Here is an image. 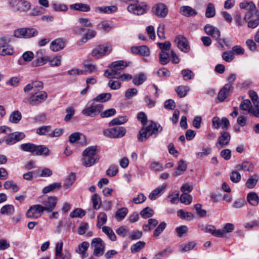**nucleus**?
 I'll use <instances>...</instances> for the list:
<instances>
[{"instance_id":"1","label":"nucleus","mask_w":259,"mask_h":259,"mask_svg":"<svg viewBox=\"0 0 259 259\" xmlns=\"http://www.w3.org/2000/svg\"><path fill=\"white\" fill-rule=\"evenodd\" d=\"M127 64L122 60L113 62L110 67L111 70H106L104 76L108 78H116L117 76L120 75L121 71L127 67Z\"/></svg>"},{"instance_id":"2","label":"nucleus","mask_w":259,"mask_h":259,"mask_svg":"<svg viewBox=\"0 0 259 259\" xmlns=\"http://www.w3.org/2000/svg\"><path fill=\"white\" fill-rule=\"evenodd\" d=\"M48 97L47 94L44 91H36L33 93L29 98H26L24 102H28L31 106H38L40 103L45 101Z\"/></svg>"},{"instance_id":"3","label":"nucleus","mask_w":259,"mask_h":259,"mask_svg":"<svg viewBox=\"0 0 259 259\" xmlns=\"http://www.w3.org/2000/svg\"><path fill=\"white\" fill-rule=\"evenodd\" d=\"M38 202L41 203L45 211L51 212L54 209L57 203V198L54 196L48 197L44 195L38 198Z\"/></svg>"},{"instance_id":"4","label":"nucleus","mask_w":259,"mask_h":259,"mask_svg":"<svg viewBox=\"0 0 259 259\" xmlns=\"http://www.w3.org/2000/svg\"><path fill=\"white\" fill-rule=\"evenodd\" d=\"M9 5L15 11L20 12H26L28 11L31 5L26 0H10Z\"/></svg>"},{"instance_id":"5","label":"nucleus","mask_w":259,"mask_h":259,"mask_svg":"<svg viewBox=\"0 0 259 259\" xmlns=\"http://www.w3.org/2000/svg\"><path fill=\"white\" fill-rule=\"evenodd\" d=\"M103 109V105L101 103L93 102L88 107L83 109L81 111L82 114L90 117H95L101 113Z\"/></svg>"},{"instance_id":"6","label":"nucleus","mask_w":259,"mask_h":259,"mask_svg":"<svg viewBox=\"0 0 259 259\" xmlns=\"http://www.w3.org/2000/svg\"><path fill=\"white\" fill-rule=\"evenodd\" d=\"M126 130L123 127L117 126L103 131L104 136L110 138H119L124 136Z\"/></svg>"},{"instance_id":"7","label":"nucleus","mask_w":259,"mask_h":259,"mask_svg":"<svg viewBox=\"0 0 259 259\" xmlns=\"http://www.w3.org/2000/svg\"><path fill=\"white\" fill-rule=\"evenodd\" d=\"M147 5L144 3H134L127 7L128 12L136 15H141L146 13Z\"/></svg>"},{"instance_id":"8","label":"nucleus","mask_w":259,"mask_h":259,"mask_svg":"<svg viewBox=\"0 0 259 259\" xmlns=\"http://www.w3.org/2000/svg\"><path fill=\"white\" fill-rule=\"evenodd\" d=\"M111 51L110 46L99 45L93 50L92 55L96 59H99L108 54Z\"/></svg>"},{"instance_id":"9","label":"nucleus","mask_w":259,"mask_h":259,"mask_svg":"<svg viewBox=\"0 0 259 259\" xmlns=\"http://www.w3.org/2000/svg\"><path fill=\"white\" fill-rule=\"evenodd\" d=\"M42 205L36 204L31 206L26 212V216L30 219H37L39 218L44 211Z\"/></svg>"},{"instance_id":"10","label":"nucleus","mask_w":259,"mask_h":259,"mask_svg":"<svg viewBox=\"0 0 259 259\" xmlns=\"http://www.w3.org/2000/svg\"><path fill=\"white\" fill-rule=\"evenodd\" d=\"M153 12L154 14L159 18H165L168 13V7L163 3H158L153 7Z\"/></svg>"},{"instance_id":"11","label":"nucleus","mask_w":259,"mask_h":259,"mask_svg":"<svg viewBox=\"0 0 259 259\" xmlns=\"http://www.w3.org/2000/svg\"><path fill=\"white\" fill-rule=\"evenodd\" d=\"M92 246L94 247V254L97 256H101L104 252L105 244L100 238H96L93 239Z\"/></svg>"},{"instance_id":"12","label":"nucleus","mask_w":259,"mask_h":259,"mask_svg":"<svg viewBox=\"0 0 259 259\" xmlns=\"http://www.w3.org/2000/svg\"><path fill=\"white\" fill-rule=\"evenodd\" d=\"M63 242H57L55 248L56 259H70V253L66 251L62 252Z\"/></svg>"},{"instance_id":"13","label":"nucleus","mask_w":259,"mask_h":259,"mask_svg":"<svg viewBox=\"0 0 259 259\" xmlns=\"http://www.w3.org/2000/svg\"><path fill=\"white\" fill-rule=\"evenodd\" d=\"M178 48L183 52L187 53L190 51V46L186 37L182 35H178L175 39Z\"/></svg>"},{"instance_id":"14","label":"nucleus","mask_w":259,"mask_h":259,"mask_svg":"<svg viewBox=\"0 0 259 259\" xmlns=\"http://www.w3.org/2000/svg\"><path fill=\"white\" fill-rule=\"evenodd\" d=\"M233 87L232 84L226 83L220 91L218 95V99L220 101H223L232 92Z\"/></svg>"},{"instance_id":"15","label":"nucleus","mask_w":259,"mask_h":259,"mask_svg":"<svg viewBox=\"0 0 259 259\" xmlns=\"http://www.w3.org/2000/svg\"><path fill=\"white\" fill-rule=\"evenodd\" d=\"M78 22L80 27L74 29V31L75 33L80 34L87 30H89V28L92 26V24L88 19L81 18L79 19Z\"/></svg>"},{"instance_id":"16","label":"nucleus","mask_w":259,"mask_h":259,"mask_svg":"<svg viewBox=\"0 0 259 259\" xmlns=\"http://www.w3.org/2000/svg\"><path fill=\"white\" fill-rule=\"evenodd\" d=\"M147 132L149 134L148 136L154 137L157 136L159 133L161 132L163 128L159 124L155 123L153 121H150L149 124L146 127Z\"/></svg>"},{"instance_id":"17","label":"nucleus","mask_w":259,"mask_h":259,"mask_svg":"<svg viewBox=\"0 0 259 259\" xmlns=\"http://www.w3.org/2000/svg\"><path fill=\"white\" fill-rule=\"evenodd\" d=\"M239 6L241 9H245L249 12L244 16L245 20H249L250 18L249 12L256 10L255 5L252 2H243L240 4Z\"/></svg>"},{"instance_id":"18","label":"nucleus","mask_w":259,"mask_h":259,"mask_svg":"<svg viewBox=\"0 0 259 259\" xmlns=\"http://www.w3.org/2000/svg\"><path fill=\"white\" fill-rule=\"evenodd\" d=\"M231 139V136L228 132H224L221 133V135L218 138L216 146L219 148H222L224 146L227 145Z\"/></svg>"},{"instance_id":"19","label":"nucleus","mask_w":259,"mask_h":259,"mask_svg":"<svg viewBox=\"0 0 259 259\" xmlns=\"http://www.w3.org/2000/svg\"><path fill=\"white\" fill-rule=\"evenodd\" d=\"M204 30L208 35H210L215 39H218L221 36V32L219 29L212 25L209 24L205 25Z\"/></svg>"},{"instance_id":"20","label":"nucleus","mask_w":259,"mask_h":259,"mask_svg":"<svg viewBox=\"0 0 259 259\" xmlns=\"http://www.w3.org/2000/svg\"><path fill=\"white\" fill-rule=\"evenodd\" d=\"M42 55L43 50H40L36 52V56L37 58L33 61V66H42L49 61L48 57H43Z\"/></svg>"},{"instance_id":"21","label":"nucleus","mask_w":259,"mask_h":259,"mask_svg":"<svg viewBox=\"0 0 259 259\" xmlns=\"http://www.w3.org/2000/svg\"><path fill=\"white\" fill-rule=\"evenodd\" d=\"M131 52L133 54H139L143 56H148L150 54L149 49L146 46L133 47L131 48Z\"/></svg>"},{"instance_id":"22","label":"nucleus","mask_w":259,"mask_h":259,"mask_svg":"<svg viewBox=\"0 0 259 259\" xmlns=\"http://www.w3.org/2000/svg\"><path fill=\"white\" fill-rule=\"evenodd\" d=\"M69 141L71 143H74L79 141V143L82 145L86 144L85 136L78 132L73 133L71 134L69 137Z\"/></svg>"},{"instance_id":"23","label":"nucleus","mask_w":259,"mask_h":259,"mask_svg":"<svg viewBox=\"0 0 259 259\" xmlns=\"http://www.w3.org/2000/svg\"><path fill=\"white\" fill-rule=\"evenodd\" d=\"M180 13L182 15L187 17H193L197 15V12L195 10L188 6L181 7Z\"/></svg>"},{"instance_id":"24","label":"nucleus","mask_w":259,"mask_h":259,"mask_svg":"<svg viewBox=\"0 0 259 259\" xmlns=\"http://www.w3.org/2000/svg\"><path fill=\"white\" fill-rule=\"evenodd\" d=\"M166 187V185H162L153 190L149 195L150 199L154 200L160 196L164 192Z\"/></svg>"},{"instance_id":"25","label":"nucleus","mask_w":259,"mask_h":259,"mask_svg":"<svg viewBox=\"0 0 259 259\" xmlns=\"http://www.w3.org/2000/svg\"><path fill=\"white\" fill-rule=\"evenodd\" d=\"M65 47V42L62 39H57L53 41L50 45V49L54 52L62 50Z\"/></svg>"},{"instance_id":"26","label":"nucleus","mask_w":259,"mask_h":259,"mask_svg":"<svg viewBox=\"0 0 259 259\" xmlns=\"http://www.w3.org/2000/svg\"><path fill=\"white\" fill-rule=\"evenodd\" d=\"M187 164L185 161L181 159L178 162V166L176 170L175 171L174 176L175 177H178L182 175L187 169Z\"/></svg>"},{"instance_id":"27","label":"nucleus","mask_w":259,"mask_h":259,"mask_svg":"<svg viewBox=\"0 0 259 259\" xmlns=\"http://www.w3.org/2000/svg\"><path fill=\"white\" fill-rule=\"evenodd\" d=\"M98 147L97 146H90L87 148L82 152V156H89L90 157H95L98 159V156L97 154Z\"/></svg>"},{"instance_id":"28","label":"nucleus","mask_w":259,"mask_h":259,"mask_svg":"<svg viewBox=\"0 0 259 259\" xmlns=\"http://www.w3.org/2000/svg\"><path fill=\"white\" fill-rule=\"evenodd\" d=\"M71 9L81 12H88L90 10V7L89 5L82 3H76L70 6Z\"/></svg>"},{"instance_id":"29","label":"nucleus","mask_w":259,"mask_h":259,"mask_svg":"<svg viewBox=\"0 0 259 259\" xmlns=\"http://www.w3.org/2000/svg\"><path fill=\"white\" fill-rule=\"evenodd\" d=\"M253 168V164L251 163L246 161H244L241 164H239L235 166V168L237 170H243L244 171H249Z\"/></svg>"},{"instance_id":"30","label":"nucleus","mask_w":259,"mask_h":259,"mask_svg":"<svg viewBox=\"0 0 259 259\" xmlns=\"http://www.w3.org/2000/svg\"><path fill=\"white\" fill-rule=\"evenodd\" d=\"M247 199L249 203L253 206H256L259 203V197L255 192L248 193Z\"/></svg>"},{"instance_id":"31","label":"nucleus","mask_w":259,"mask_h":259,"mask_svg":"<svg viewBox=\"0 0 259 259\" xmlns=\"http://www.w3.org/2000/svg\"><path fill=\"white\" fill-rule=\"evenodd\" d=\"M34 150V153L36 155H48L49 153V149L44 145H36Z\"/></svg>"},{"instance_id":"32","label":"nucleus","mask_w":259,"mask_h":259,"mask_svg":"<svg viewBox=\"0 0 259 259\" xmlns=\"http://www.w3.org/2000/svg\"><path fill=\"white\" fill-rule=\"evenodd\" d=\"M14 53V50L9 45H3L0 47V55L2 56L12 55Z\"/></svg>"},{"instance_id":"33","label":"nucleus","mask_w":259,"mask_h":259,"mask_svg":"<svg viewBox=\"0 0 259 259\" xmlns=\"http://www.w3.org/2000/svg\"><path fill=\"white\" fill-rule=\"evenodd\" d=\"M82 160L84 166L86 167H90L94 165L96 161L98 160V159L96 158L95 157L83 156Z\"/></svg>"},{"instance_id":"34","label":"nucleus","mask_w":259,"mask_h":259,"mask_svg":"<svg viewBox=\"0 0 259 259\" xmlns=\"http://www.w3.org/2000/svg\"><path fill=\"white\" fill-rule=\"evenodd\" d=\"M215 15V9L214 5L209 3L207 4L206 11H205V16L208 18H210L213 17Z\"/></svg>"},{"instance_id":"35","label":"nucleus","mask_w":259,"mask_h":259,"mask_svg":"<svg viewBox=\"0 0 259 259\" xmlns=\"http://www.w3.org/2000/svg\"><path fill=\"white\" fill-rule=\"evenodd\" d=\"M61 187L60 183H54L48 186L44 187L42 189V193L46 194L50 192L54 191L56 190H59Z\"/></svg>"},{"instance_id":"36","label":"nucleus","mask_w":259,"mask_h":259,"mask_svg":"<svg viewBox=\"0 0 259 259\" xmlns=\"http://www.w3.org/2000/svg\"><path fill=\"white\" fill-rule=\"evenodd\" d=\"M128 212V210L126 207H122L118 209L115 215V217L117 221H120L122 220L126 215Z\"/></svg>"},{"instance_id":"37","label":"nucleus","mask_w":259,"mask_h":259,"mask_svg":"<svg viewBox=\"0 0 259 259\" xmlns=\"http://www.w3.org/2000/svg\"><path fill=\"white\" fill-rule=\"evenodd\" d=\"M111 97L110 93H102L97 96L93 100L94 102H105L109 101Z\"/></svg>"},{"instance_id":"38","label":"nucleus","mask_w":259,"mask_h":259,"mask_svg":"<svg viewBox=\"0 0 259 259\" xmlns=\"http://www.w3.org/2000/svg\"><path fill=\"white\" fill-rule=\"evenodd\" d=\"M102 231L106 234L111 241H115L116 236L112 229L108 226L102 227Z\"/></svg>"},{"instance_id":"39","label":"nucleus","mask_w":259,"mask_h":259,"mask_svg":"<svg viewBox=\"0 0 259 259\" xmlns=\"http://www.w3.org/2000/svg\"><path fill=\"white\" fill-rule=\"evenodd\" d=\"M178 215L182 219H185L187 221L192 220L194 218V214L189 212H185L182 209H180L177 212Z\"/></svg>"},{"instance_id":"40","label":"nucleus","mask_w":259,"mask_h":259,"mask_svg":"<svg viewBox=\"0 0 259 259\" xmlns=\"http://www.w3.org/2000/svg\"><path fill=\"white\" fill-rule=\"evenodd\" d=\"M35 145L31 143L22 144L20 146V148L23 151L33 153H34V150L35 149Z\"/></svg>"},{"instance_id":"41","label":"nucleus","mask_w":259,"mask_h":259,"mask_svg":"<svg viewBox=\"0 0 259 259\" xmlns=\"http://www.w3.org/2000/svg\"><path fill=\"white\" fill-rule=\"evenodd\" d=\"M146 79V76L145 74L143 73H141L133 77V82L134 84L139 85L142 84Z\"/></svg>"},{"instance_id":"42","label":"nucleus","mask_w":259,"mask_h":259,"mask_svg":"<svg viewBox=\"0 0 259 259\" xmlns=\"http://www.w3.org/2000/svg\"><path fill=\"white\" fill-rule=\"evenodd\" d=\"M97 226L98 228H101L107 222V217L106 214L103 212H100L97 216Z\"/></svg>"},{"instance_id":"43","label":"nucleus","mask_w":259,"mask_h":259,"mask_svg":"<svg viewBox=\"0 0 259 259\" xmlns=\"http://www.w3.org/2000/svg\"><path fill=\"white\" fill-rule=\"evenodd\" d=\"M97 9L101 13L111 14L117 11V8L115 6L98 7Z\"/></svg>"},{"instance_id":"44","label":"nucleus","mask_w":259,"mask_h":259,"mask_svg":"<svg viewBox=\"0 0 259 259\" xmlns=\"http://www.w3.org/2000/svg\"><path fill=\"white\" fill-rule=\"evenodd\" d=\"M255 15L256 18L251 19L248 22L247 26L251 28H256L259 25V10H256Z\"/></svg>"},{"instance_id":"45","label":"nucleus","mask_w":259,"mask_h":259,"mask_svg":"<svg viewBox=\"0 0 259 259\" xmlns=\"http://www.w3.org/2000/svg\"><path fill=\"white\" fill-rule=\"evenodd\" d=\"M170 61L169 54L165 51H161L159 53V62L162 65L167 64Z\"/></svg>"},{"instance_id":"46","label":"nucleus","mask_w":259,"mask_h":259,"mask_svg":"<svg viewBox=\"0 0 259 259\" xmlns=\"http://www.w3.org/2000/svg\"><path fill=\"white\" fill-rule=\"evenodd\" d=\"M127 121V118L126 116H119L112 119L109 123V126H113L115 125L121 124Z\"/></svg>"},{"instance_id":"47","label":"nucleus","mask_w":259,"mask_h":259,"mask_svg":"<svg viewBox=\"0 0 259 259\" xmlns=\"http://www.w3.org/2000/svg\"><path fill=\"white\" fill-rule=\"evenodd\" d=\"M258 180V176L256 175H254L247 180L245 186L248 188H253L256 185Z\"/></svg>"},{"instance_id":"48","label":"nucleus","mask_w":259,"mask_h":259,"mask_svg":"<svg viewBox=\"0 0 259 259\" xmlns=\"http://www.w3.org/2000/svg\"><path fill=\"white\" fill-rule=\"evenodd\" d=\"M15 211V208L12 205H5L1 209V213L2 214L10 215L13 214Z\"/></svg>"},{"instance_id":"49","label":"nucleus","mask_w":259,"mask_h":259,"mask_svg":"<svg viewBox=\"0 0 259 259\" xmlns=\"http://www.w3.org/2000/svg\"><path fill=\"white\" fill-rule=\"evenodd\" d=\"M93 206L94 209H99L101 205V200L97 194H94L92 197Z\"/></svg>"},{"instance_id":"50","label":"nucleus","mask_w":259,"mask_h":259,"mask_svg":"<svg viewBox=\"0 0 259 259\" xmlns=\"http://www.w3.org/2000/svg\"><path fill=\"white\" fill-rule=\"evenodd\" d=\"M4 186L6 189H12L13 192H17L19 189V187L16 185V184L10 180L5 182Z\"/></svg>"},{"instance_id":"51","label":"nucleus","mask_w":259,"mask_h":259,"mask_svg":"<svg viewBox=\"0 0 259 259\" xmlns=\"http://www.w3.org/2000/svg\"><path fill=\"white\" fill-rule=\"evenodd\" d=\"M189 90V88L187 86H179L176 89L178 95L181 98L185 97Z\"/></svg>"},{"instance_id":"52","label":"nucleus","mask_w":259,"mask_h":259,"mask_svg":"<svg viewBox=\"0 0 259 259\" xmlns=\"http://www.w3.org/2000/svg\"><path fill=\"white\" fill-rule=\"evenodd\" d=\"M21 113L18 111H15L11 114L9 120L13 123H17L21 120Z\"/></svg>"},{"instance_id":"53","label":"nucleus","mask_w":259,"mask_h":259,"mask_svg":"<svg viewBox=\"0 0 259 259\" xmlns=\"http://www.w3.org/2000/svg\"><path fill=\"white\" fill-rule=\"evenodd\" d=\"M146 127H143L139 132L138 135V139L140 142L146 141L150 136L147 132Z\"/></svg>"},{"instance_id":"54","label":"nucleus","mask_w":259,"mask_h":259,"mask_svg":"<svg viewBox=\"0 0 259 259\" xmlns=\"http://www.w3.org/2000/svg\"><path fill=\"white\" fill-rule=\"evenodd\" d=\"M181 74L185 80L192 79L194 74L192 70L188 69H185L181 71Z\"/></svg>"},{"instance_id":"55","label":"nucleus","mask_w":259,"mask_h":259,"mask_svg":"<svg viewBox=\"0 0 259 259\" xmlns=\"http://www.w3.org/2000/svg\"><path fill=\"white\" fill-rule=\"evenodd\" d=\"M89 246V244L87 242H83L80 244L76 249V252L79 254L84 255L85 251Z\"/></svg>"},{"instance_id":"56","label":"nucleus","mask_w":259,"mask_h":259,"mask_svg":"<svg viewBox=\"0 0 259 259\" xmlns=\"http://www.w3.org/2000/svg\"><path fill=\"white\" fill-rule=\"evenodd\" d=\"M51 131V126L50 125L42 126L36 130V133L39 135H48Z\"/></svg>"},{"instance_id":"57","label":"nucleus","mask_w":259,"mask_h":259,"mask_svg":"<svg viewBox=\"0 0 259 259\" xmlns=\"http://www.w3.org/2000/svg\"><path fill=\"white\" fill-rule=\"evenodd\" d=\"M180 201L182 203L189 204L192 201V196L187 193H183L180 196Z\"/></svg>"},{"instance_id":"58","label":"nucleus","mask_w":259,"mask_h":259,"mask_svg":"<svg viewBox=\"0 0 259 259\" xmlns=\"http://www.w3.org/2000/svg\"><path fill=\"white\" fill-rule=\"evenodd\" d=\"M252 105L249 100L245 99L243 100L240 105V108L241 110L247 111L249 113V110L251 109Z\"/></svg>"},{"instance_id":"59","label":"nucleus","mask_w":259,"mask_h":259,"mask_svg":"<svg viewBox=\"0 0 259 259\" xmlns=\"http://www.w3.org/2000/svg\"><path fill=\"white\" fill-rule=\"evenodd\" d=\"M75 180V175L74 173H71L66 178L64 183V186L68 188L71 186L74 183Z\"/></svg>"},{"instance_id":"60","label":"nucleus","mask_w":259,"mask_h":259,"mask_svg":"<svg viewBox=\"0 0 259 259\" xmlns=\"http://www.w3.org/2000/svg\"><path fill=\"white\" fill-rule=\"evenodd\" d=\"M234 58V53L232 51H225L222 54L223 59L227 62L232 61Z\"/></svg>"},{"instance_id":"61","label":"nucleus","mask_w":259,"mask_h":259,"mask_svg":"<svg viewBox=\"0 0 259 259\" xmlns=\"http://www.w3.org/2000/svg\"><path fill=\"white\" fill-rule=\"evenodd\" d=\"M145 243L144 241H138L131 246V251L132 252H138L145 246Z\"/></svg>"},{"instance_id":"62","label":"nucleus","mask_w":259,"mask_h":259,"mask_svg":"<svg viewBox=\"0 0 259 259\" xmlns=\"http://www.w3.org/2000/svg\"><path fill=\"white\" fill-rule=\"evenodd\" d=\"M25 38H30L37 35V31L33 28H25Z\"/></svg>"},{"instance_id":"63","label":"nucleus","mask_w":259,"mask_h":259,"mask_svg":"<svg viewBox=\"0 0 259 259\" xmlns=\"http://www.w3.org/2000/svg\"><path fill=\"white\" fill-rule=\"evenodd\" d=\"M230 177L231 181L235 183H238L241 178V175L237 170L232 171L230 174Z\"/></svg>"},{"instance_id":"64","label":"nucleus","mask_w":259,"mask_h":259,"mask_svg":"<svg viewBox=\"0 0 259 259\" xmlns=\"http://www.w3.org/2000/svg\"><path fill=\"white\" fill-rule=\"evenodd\" d=\"M85 214V211L81 208H76L70 213L72 218H81Z\"/></svg>"}]
</instances>
